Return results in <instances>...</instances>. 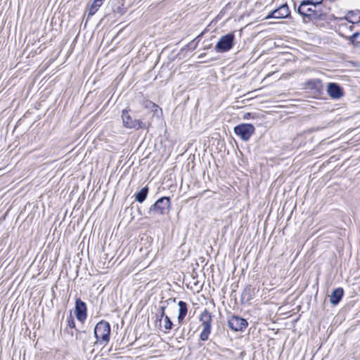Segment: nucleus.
Instances as JSON below:
<instances>
[{
    "instance_id": "2eb2a0df",
    "label": "nucleus",
    "mask_w": 360,
    "mask_h": 360,
    "mask_svg": "<svg viewBox=\"0 0 360 360\" xmlns=\"http://www.w3.org/2000/svg\"><path fill=\"white\" fill-rule=\"evenodd\" d=\"M105 0H94L89 8L88 17L94 15L98 8L102 6Z\"/></svg>"
},
{
    "instance_id": "f03ea898",
    "label": "nucleus",
    "mask_w": 360,
    "mask_h": 360,
    "mask_svg": "<svg viewBox=\"0 0 360 360\" xmlns=\"http://www.w3.org/2000/svg\"><path fill=\"white\" fill-rule=\"evenodd\" d=\"M200 321L201 322L202 330L200 334V339L202 341H206L209 338L211 332L212 315L207 309H205L200 314Z\"/></svg>"
},
{
    "instance_id": "ddd939ff",
    "label": "nucleus",
    "mask_w": 360,
    "mask_h": 360,
    "mask_svg": "<svg viewBox=\"0 0 360 360\" xmlns=\"http://www.w3.org/2000/svg\"><path fill=\"white\" fill-rule=\"evenodd\" d=\"M178 305L179 309L177 319L179 323L181 324L188 312L187 304L184 301H179Z\"/></svg>"
},
{
    "instance_id": "39448f33",
    "label": "nucleus",
    "mask_w": 360,
    "mask_h": 360,
    "mask_svg": "<svg viewBox=\"0 0 360 360\" xmlns=\"http://www.w3.org/2000/svg\"><path fill=\"white\" fill-rule=\"evenodd\" d=\"M255 128L251 124H240L234 127L235 134L243 141H248L255 133Z\"/></svg>"
},
{
    "instance_id": "7ed1b4c3",
    "label": "nucleus",
    "mask_w": 360,
    "mask_h": 360,
    "mask_svg": "<svg viewBox=\"0 0 360 360\" xmlns=\"http://www.w3.org/2000/svg\"><path fill=\"white\" fill-rule=\"evenodd\" d=\"M235 35L233 33H229L221 36L214 46L217 53H224L231 50L234 45Z\"/></svg>"
},
{
    "instance_id": "423d86ee",
    "label": "nucleus",
    "mask_w": 360,
    "mask_h": 360,
    "mask_svg": "<svg viewBox=\"0 0 360 360\" xmlns=\"http://www.w3.org/2000/svg\"><path fill=\"white\" fill-rule=\"evenodd\" d=\"M170 207V199L168 197H162L158 199L150 208V212H154L158 214H165Z\"/></svg>"
},
{
    "instance_id": "412c9836",
    "label": "nucleus",
    "mask_w": 360,
    "mask_h": 360,
    "mask_svg": "<svg viewBox=\"0 0 360 360\" xmlns=\"http://www.w3.org/2000/svg\"><path fill=\"white\" fill-rule=\"evenodd\" d=\"M161 309H162V312H161V315H160V316H161V317H162H162H164V318H165V307H162L161 308Z\"/></svg>"
},
{
    "instance_id": "f8f14e48",
    "label": "nucleus",
    "mask_w": 360,
    "mask_h": 360,
    "mask_svg": "<svg viewBox=\"0 0 360 360\" xmlns=\"http://www.w3.org/2000/svg\"><path fill=\"white\" fill-rule=\"evenodd\" d=\"M344 294L343 289L341 288H338L335 289L330 297V302L333 305H337L342 298Z\"/></svg>"
},
{
    "instance_id": "9d476101",
    "label": "nucleus",
    "mask_w": 360,
    "mask_h": 360,
    "mask_svg": "<svg viewBox=\"0 0 360 360\" xmlns=\"http://www.w3.org/2000/svg\"><path fill=\"white\" fill-rule=\"evenodd\" d=\"M327 92L333 99H338L343 95L342 88L336 83H329L327 87Z\"/></svg>"
},
{
    "instance_id": "0eeeda50",
    "label": "nucleus",
    "mask_w": 360,
    "mask_h": 360,
    "mask_svg": "<svg viewBox=\"0 0 360 360\" xmlns=\"http://www.w3.org/2000/svg\"><path fill=\"white\" fill-rule=\"evenodd\" d=\"M309 6H311V4L308 2L304 0L302 1L297 8L298 13L309 18H316L320 16L321 12L309 7Z\"/></svg>"
},
{
    "instance_id": "aec40b11",
    "label": "nucleus",
    "mask_w": 360,
    "mask_h": 360,
    "mask_svg": "<svg viewBox=\"0 0 360 360\" xmlns=\"http://www.w3.org/2000/svg\"><path fill=\"white\" fill-rule=\"evenodd\" d=\"M274 13V11H271V13H269L268 15L266 16L265 19H270V18L276 19V15Z\"/></svg>"
},
{
    "instance_id": "6e6552de",
    "label": "nucleus",
    "mask_w": 360,
    "mask_h": 360,
    "mask_svg": "<svg viewBox=\"0 0 360 360\" xmlns=\"http://www.w3.org/2000/svg\"><path fill=\"white\" fill-rule=\"evenodd\" d=\"M228 326L233 330L241 331L247 327L248 322L243 318L233 316L229 319Z\"/></svg>"
},
{
    "instance_id": "4be33fe9",
    "label": "nucleus",
    "mask_w": 360,
    "mask_h": 360,
    "mask_svg": "<svg viewBox=\"0 0 360 360\" xmlns=\"http://www.w3.org/2000/svg\"><path fill=\"white\" fill-rule=\"evenodd\" d=\"M314 82H316L317 84H320L321 83L320 80H319V79L316 80Z\"/></svg>"
},
{
    "instance_id": "20e7f679",
    "label": "nucleus",
    "mask_w": 360,
    "mask_h": 360,
    "mask_svg": "<svg viewBox=\"0 0 360 360\" xmlns=\"http://www.w3.org/2000/svg\"><path fill=\"white\" fill-rule=\"evenodd\" d=\"M122 120L123 126L127 129L138 130L146 127V124L141 120L133 119L126 109L122 110Z\"/></svg>"
},
{
    "instance_id": "f257e3e1",
    "label": "nucleus",
    "mask_w": 360,
    "mask_h": 360,
    "mask_svg": "<svg viewBox=\"0 0 360 360\" xmlns=\"http://www.w3.org/2000/svg\"><path fill=\"white\" fill-rule=\"evenodd\" d=\"M110 326L108 322L101 321L94 328V335L96 339V343H99L105 347L110 340Z\"/></svg>"
},
{
    "instance_id": "a211bd4d",
    "label": "nucleus",
    "mask_w": 360,
    "mask_h": 360,
    "mask_svg": "<svg viewBox=\"0 0 360 360\" xmlns=\"http://www.w3.org/2000/svg\"><path fill=\"white\" fill-rule=\"evenodd\" d=\"M173 323L168 316H165L164 318V328L165 333H168L172 328Z\"/></svg>"
},
{
    "instance_id": "f3484780",
    "label": "nucleus",
    "mask_w": 360,
    "mask_h": 360,
    "mask_svg": "<svg viewBox=\"0 0 360 360\" xmlns=\"http://www.w3.org/2000/svg\"><path fill=\"white\" fill-rule=\"evenodd\" d=\"M350 43L356 48L360 49V32H356L348 37Z\"/></svg>"
},
{
    "instance_id": "5701e85b",
    "label": "nucleus",
    "mask_w": 360,
    "mask_h": 360,
    "mask_svg": "<svg viewBox=\"0 0 360 360\" xmlns=\"http://www.w3.org/2000/svg\"><path fill=\"white\" fill-rule=\"evenodd\" d=\"M94 349H93L91 351V353L92 354L94 352Z\"/></svg>"
},
{
    "instance_id": "1a4fd4ad",
    "label": "nucleus",
    "mask_w": 360,
    "mask_h": 360,
    "mask_svg": "<svg viewBox=\"0 0 360 360\" xmlns=\"http://www.w3.org/2000/svg\"><path fill=\"white\" fill-rule=\"evenodd\" d=\"M75 314L78 321L83 322L86 319V305L81 299L75 301Z\"/></svg>"
},
{
    "instance_id": "6ab92c4d",
    "label": "nucleus",
    "mask_w": 360,
    "mask_h": 360,
    "mask_svg": "<svg viewBox=\"0 0 360 360\" xmlns=\"http://www.w3.org/2000/svg\"><path fill=\"white\" fill-rule=\"evenodd\" d=\"M68 322V326L70 328H75V322L74 318L72 316V315H70L67 320Z\"/></svg>"
},
{
    "instance_id": "4468645a",
    "label": "nucleus",
    "mask_w": 360,
    "mask_h": 360,
    "mask_svg": "<svg viewBox=\"0 0 360 360\" xmlns=\"http://www.w3.org/2000/svg\"><path fill=\"white\" fill-rule=\"evenodd\" d=\"M345 19L353 24L360 22V11H349L345 15Z\"/></svg>"
},
{
    "instance_id": "dca6fc26",
    "label": "nucleus",
    "mask_w": 360,
    "mask_h": 360,
    "mask_svg": "<svg viewBox=\"0 0 360 360\" xmlns=\"http://www.w3.org/2000/svg\"><path fill=\"white\" fill-rule=\"evenodd\" d=\"M148 193V187L143 188L139 193L136 194L135 199L139 202H143Z\"/></svg>"
},
{
    "instance_id": "9b49d317",
    "label": "nucleus",
    "mask_w": 360,
    "mask_h": 360,
    "mask_svg": "<svg viewBox=\"0 0 360 360\" xmlns=\"http://www.w3.org/2000/svg\"><path fill=\"white\" fill-rule=\"evenodd\" d=\"M274 15H276V19H283L288 18L290 15V11L289 9L288 6L285 4L278 7V8L274 10Z\"/></svg>"
}]
</instances>
